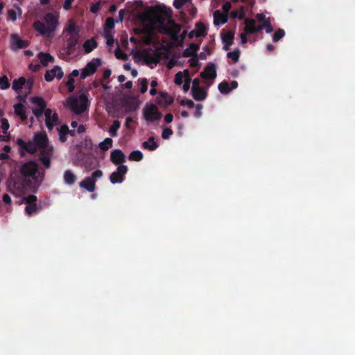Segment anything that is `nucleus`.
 Instances as JSON below:
<instances>
[{
  "instance_id": "ddd939ff",
  "label": "nucleus",
  "mask_w": 355,
  "mask_h": 355,
  "mask_svg": "<svg viewBox=\"0 0 355 355\" xmlns=\"http://www.w3.org/2000/svg\"><path fill=\"white\" fill-rule=\"evenodd\" d=\"M169 21L172 24L171 27H168L166 25V31L161 33L170 35L173 40L178 41L179 39L178 34L181 31V26L180 24H176L173 20H170Z\"/></svg>"
},
{
  "instance_id": "f03ea898",
  "label": "nucleus",
  "mask_w": 355,
  "mask_h": 355,
  "mask_svg": "<svg viewBox=\"0 0 355 355\" xmlns=\"http://www.w3.org/2000/svg\"><path fill=\"white\" fill-rule=\"evenodd\" d=\"M33 141L40 151L39 160L45 168H49L51 166V158L53 153V147L49 144L46 133L35 134Z\"/></svg>"
},
{
  "instance_id": "2eb2a0df",
  "label": "nucleus",
  "mask_w": 355,
  "mask_h": 355,
  "mask_svg": "<svg viewBox=\"0 0 355 355\" xmlns=\"http://www.w3.org/2000/svg\"><path fill=\"white\" fill-rule=\"evenodd\" d=\"M200 76L203 79H214L216 77V66L213 63H209L201 72Z\"/></svg>"
},
{
  "instance_id": "e433bc0d",
  "label": "nucleus",
  "mask_w": 355,
  "mask_h": 355,
  "mask_svg": "<svg viewBox=\"0 0 355 355\" xmlns=\"http://www.w3.org/2000/svg\"><path fill=\"white\" fill-rule=\"evenodd\" d=\"M195 30L199 37L205 36L207 34L206 27L202 23H197Z\"/></svg>"
},
{
  "instance_id": "49530a36",
  "label": "nucleus",
  "mask_w": 355,
  "mask_h": 355,
  "mask_svg": "<svg viewBox=\"0 0 355 355\" xmlns=\"http://www.w3.org/2000/svg\"><path fill=\"white\" fill-rule=\"evenodd\" d=\"M144 35L141 39L143 44L150 45L153 42V33H146Z\"/></svg>"
},
{
  "instance_id": "4c0bfd02",
  "label": "nucleus",
  "mask_w": 355,
  "mask_h": 355,
  "mask_svg": "<svg viewBox=\"0 0 355 355\" xmlns=\"http://www.w3.org/2000/svg\"><path fill=\"white\" fill-rule=\"evenodd\" d=\"M184 73H187V75H189V71L187 70H184ZM183 78H184V74H183V72L182 71H179L175 75V79H174V83L178 85H180L182 84L183 83Z\"/></svg>"
},
{
  "instance_id": "5fc2aeb1",
  "label": "nucleus",
  "mask_w": 355,
  "mask_h": 355,
  "mask_svg": "<svg viewBox=\"0 0 355 355\" xmlns=\"http://www.w3.org/2000/svg\"><path fill=\"white\" fill-rule=\"evenodd\" d=\"M17 3L13 4V7L15 10L17 11L19 15L21 17L22 15V10L21 8V6L23 3V0H17Z\"/></svg>"
},
{
  "instance_id": "bb28decb",
  "label": "nucleus",
  "mask_w": 355,
  "mask_h": 355,
  "mask_svg": "<svg viewBox=\"0 0 355 355\" xmlns=\"http://www.w3.org/2000/svg\"><path fill=\"white\" fill-rule=\"evenodd\" d=\"M58 135H59V140L62 143H64L67 139V135L68 132V126L67 125H62L60 128H57Z\"/></svg>"
},
{
  "instance_id": "58836bf2",
  "label": "nucleus",
  "mask_w": 355,
  "mask_h": 355,
  "mask_svg": "<svg viewBox=\"0 0 355 355\" xmlns=\"http://www.w3.org/2000/svg\"><path fill=\"white\" fill-rule=\"evenodd\" d=\"M136 34H146V33H153V27L146 26L142 28H137L135 29Z\"/></svg>"
},
{
  "instance_id": "603ef678",
  "label": "nucleus",
  "mask_w": 355,
  "mask_h": 355,
  "mask_svg": "<svg viewBox=\"0 0 355 355\" xmlns=\"http://www.w3.org/2000/svg\"><path fill=\"white\" fill-rule=\"evenodd\" d=\"M140 83H141L140 92L142 94H144V93L146 92V91L148 89V80L146 78H142V79H141Z\"/></svg>"
},
{
  "instance_id": "0e129e2a",
  "label": "nucleus",
  "mask_w": 355,
  "mask_h": 355,
  "mask_svg": "<svg viewBox=\"0 0 355 355\" xmlns=\"http://www.w3.org/2000/svg\"><path fill=\"white\" fill-rule=\"evenodd\" d=\"M256 18L259 21L262 22V24L265 23L267 20H270V18L266 19L265 15L263 13L257 14Z\"/></svg>"
},
{
  "instance_id": "f8f14e48",
  "label": "nucleus",
  "mask_w": 355,
  "mask_h": 355,
  "mask_svg": "<svg viewBox=\"0 0 355 355\" xmlns=\"http://www.w3.org/2000/svg\"><path fill=\"white\" fill-rule=\"evenodd\" d=\"M17 144L21 150L26 151L27 153L31 154L35 153L38 150L34 141H29L28 142H26L22 139L19 138L17 139Z\"/></svg>"
},
{
  "instance_id": "338daca9",
  "label": "nucleus",
  "mask_w": 355,
  "mask_h": 355,
  "mask_svg": "<svg viewBox=\"0 0 355 355\" xmlns=\"http://www.w3.org/2000/svg\"><path fill=\"white\" fill-rule=\"evenodd\" d=\"M2 200H3V202L6 205H10L12 202L11 198L7 193H5L3 195Z\"/></svg>"
},
{
  "instance_id": "8fccbe9b",
  "label": "nucleus",
  "mask_w": 355,
  "mask_h": 355,
  "mask_svg": "<svg viewBox=\"0 0 355 355\" xmlns=\"http://www.w3.org/2000/svg\"><path fill=\"white\" fill-rule=\"evenodd\" d=\"M196 108V110L193 113V116L196 118H200L202 115V110L203 108V105L202 104H197L194 107Z\"/></svg>"
},
{
  "instance_id": "774afa93",
  "label": "nucleus",
  "mask_w": 355,
  "mask_h": 355,
  "mask_svg": "<svg viewBox=\"0 0 355 355\" xmlns=\"http://www.w3.org/2000/svg\"><path fill=\"white\" fill-rule=\"evenodd\" d=\"M45 122H46V128H48V130L50 131L52 130L53 129L54 125L55 123L52 122L51 119H49L47 120H45Z\"/></svg>"
},
{
  "instance_id": "0eeeda50",
  "label": "nucleus",
  "mask_w": 355,
  "mask_h": 355,
  "mask_svg": "<svg viewBox=\"0 0 355 355\" xmlns=\"http://www.w3.org/2000/svg\"><path fill=\"white\" fill-rule=\"evenodd\" d=\"M7 190L15 196H21L26 192V186L20 180L9 181L7 184Z\"/></svg>"
},
{
  "instance_id": "39448f33",
  "label": "nucleus",
  "mask_w": 355,
  "mask_h": 355,
  "mask_svg": "<svg viewBox=\"0 0 355 355\" xmlns=\"http://www.w3.org/2000/svg\"><path fill=\"white\" fill-rule=\"evenodd\" d=\"M37 171L38 165L33 161L24 163L20 168V173L25 178H31L33 180L36 179Z\"/></svg>"
},
{
  "instance_id": "13d9d810",
  "label": "nucleus",
  "mask_w": 355,
  "mask_h": 355,
  "mask_svg": "<svg viewBox=\"0 0 355 355\" xmlns=\"http://www.w3.org/2000/svg\"><path fill=\"white\" fill-rule=\"evenodd\" d=\"M17 12L15 9H10L8 11V17L9 19L12 21H16L17 19Z\"/></svg>"
},
{
  "instance_id": "5701e85b",
  "label": "nucleus",
  "mask_w": 355,
  "mask_h": 355,
  "mask_svg": "<svg viewBox=\"0 0 355 355\" xmlns=\"http://www.w3.org/2000/svg\"><path fill=\"white\" fill-rule=\"evenodd\" d=\"M96 46L97 42L94 37L87 40L83 45L85 53H91Z\"/></svg>"
},
{
  "instance_id": "6e6d98bb",
  "label": "nucleus",
  "mask_w": 355,
  "mask_h": 355,
  "mask_svg": "<svg viewBox=\"0 0 355 355\" xmlns=\"http://www.w3.org/2000/svg\"><path fill=\"white\" fill-rule=\"evenodd\" d=\"M189 62H190V66L191 67H198L200 66V63H199L197 55L192 56L189 60Z\"/></svg>"
},
{
  "instance_id": "a18cd8bd",
  "label": "nucleus",
  "mask_w": 355,
  "mask_h": 355,
  "mask_svg": "<svg viewBox=\"0 0 355 355\" xmlns=\"http://www.w3.org/2000/svg\"><path fill=\"white\" fill-rule=\"evenodd\" d=\"M191 0H174L173 5L175 7V8L180 10L187 3H191Z\"/></svg>"
},
{
  "instance_id": "864d4df0",
  "label": "nucleus",
  "mask_w": 355,
  "mask_h": 355,
  "mask_svg": "<svg viewBox=\"0 0 355 355\" xmlns=\"http://www.w3.org/2000/svg\"><path fill=\"white\" fill-rule=\"evenodd\" d=\"M103 176V172L101 170H96L95 171H94L91 175V177H89L92 180H94V182L96 183V180L99 178H101Z\"/></svg>"
},
{
  "instance_id": "680f3d73",
  "label": "nucleus",
  "mask_w": 355,
  "mask_h": 355,
  "mask_svg": "<svg viewBox=\"0 0 355 355\" xmlns=\"http://www.w3.org/2000/svg\"><path fill=\"white\" fill-rule=\"evenodd\" d=\"M44 110L45 109L35 107L33 109V112L37 118H40L42 116Z\"/></svg>"
},
{
  "instance_id": "052dcab7",
  "label": "nucleus",
  "mask_w": 355,
  "mask_h": 355,
  "mask_svg": "<svg viewBox=\"0 0 355 355\" xmlns=\"http://www.w3.org/2000/svg\"><path fill=\"white\" fill-rule=\"evenodd\" d=\"M231 8H232L231 3L229 1L225 2L223 5V10L224 12L223 15H227V16L228 17V13H229L230 10H231Z\"/></svg>"
},
{
  "instance_id": "20e7f679",
  "label": "nucleus",
  "mask_w": 355,
  "mask_h": 355,
  "mask_svg": "<svg viewBox=\"0 0 355 355\" xmlns=\"http://www.w3.org/2000/svg\"><path fill=\"white\" fill-rule=\"evenodd\" d=\"M143 112L144 119L148 122H153L162 117V114L159 112L157 107L153 104H146L144 107Z\"/></svg>"
},
{
  "instance_id": "bf43d9fd",
  "label": "nucleus",
  "mask_w": 355,
  "mask_h": 355,
  "mask_svg": "<svg viewBox=\"0 0 355 355\" xmlns=\"http://www.w3.org/2000/svg\"><path fill=\"white\" fill-rule=\"evenodd\" d=\"M1 128L3 129V132L6 133L7 130L9 128L8 121L5 118H2L1 119Z\"/></svg>"
},
{
  "instance_id": "1a4fd4ad",
  "label": "nucleus",
  "mask_w": 355,
  "mask_h": 355,
  "mask_svg": "<svg viewBox=\"0 0 355 355\" xmlns=\"http://www.w3.org/2000/svg\"><path fill=\"white\" fill-rule=\"evenodd\" d=\"M128 166L125 165H119L116 171L111 173L110 175V180L112 184L121 183L124 180V176L128 172Z\"/></svg>"
},
{
  "instance_id": "7c9ffc66",
  "label": "nucleus",
  "mask_w": 355,
  "mask_h": 355,
  "mask_svg": "<svg viewBox=\"0 0 355 355\" xmlns=\"http://www.w3.org/2000/svg\"><path fill=\"white\" fill-rule=\"evenodd\" d=\"M31 103L37 105L38 108L45 109L46 103L43 98L39 96H33L31 98Z\"/></svg>"
},
{
  "instance_id": "09e8293b",
  "label": "nucleus",
  "mask_w": 355,
  "mask_h": 355,
  "mask_svg": "<svg viewBox=\"0 0 355 355\" xmlns=\"http://www.w3.org/2000/svg\"><path fill=\"white\" fill-rule=\"evenodd\" d=\"M180 105L182 106H187L189 108H193L195 107V103L191 99L184 98L180 101Z\"/></svg>"
},
{
  "instance_id": "3c124183",
  "label": "nucleus",
  "mask_w": 355,
  "mask_h": 355,
  "mask_svg": "<svg viewBox=\"0 0 355 355\" xmlns=\"http://www.w3.org/2000/svg\"><path fill=\"white\" fill-rule=\"evenodd\" d=\"M74 83H75L74 78H73L72 77H70L69 76L68 80L66 83V85L68 88V92L70 93L73 92L74 90V85H73Z\"/></svg>"
},
{
  "instance_id": "423d86ee",
  "label": "nucleus",
  "mask_w": 355,
  "mask_h": 355,
  "mask_svg": "<svg viewBox=\"0 0 355 355\" xmlns=\"http://www.w3.org/2000/svg\"><path fill=\"white\" fill-rule=\"evenodd\" d=\"M101 64L102 60L101 58H94L87 64L85 68L83 69L80 74V79L84 80L87 76L93 75L96 71L98 67Z\"/></svg>"
},
{
  "instance_id": "de8ad7c7",
  "label": "nucleus",
  "mask_w": 355,
  "mask_h": 355,
  "mask_svg": "<svg viewBox=\"0 0 355 355\" xmlns=\"http://www.w3.org/2000/svg\"><path fill=\"white\" fill-rule=\"evenodd\" d=\"M173 132L171 128H165L162 130V137L164 139H168L173 135Z\"/></svg>"
},
{
  "instance_id": "b1692460",
  "label": "nucleus",
  "mask_w": 355,
  "mask_h": 355,
  "mask_svg": "<svg viewBox=\"0 0 355 355\" xmlns=\"http://www.w3.org/2000/svg\"><path fill=\"white\" fill-rule=\"evenodd\" d=\"M37 57L44 67H46L49 62H54V58L49 53L40 52L38 53Z\"/></svg>"
},
{
  "instance_id": "cd10ccee",
  "label": "nucleus",
  "mask_w": 355,
  "mask_h": 355,
  "mask_svg": "<svg viewBox=\"0 0 355 355\" xmlns=\"http://www.w3.org/2000/svg\"><path fill=\"white\" fill-rule=\"evenodd\" d=\"M26 79L24 77H20L18 79H15L12 84V89L18 92L22 89L23 86L25 85Z\"/></svg>"
},
{
  "instance_id": "6e6552de",
  "label": "nucleus",
  "mask_w": 355,
  "mask_h": 355,
  "mask_svg": "<svg viewBox=\"0 0 355 355\" xmlns=\"http://www.w3.org/2000/svg\"><path fill=\"white\" fill-rule=\"evenodd\" d=\"M87 97L84 95H82L80 96L81 103L79 104L76 98H71L69 101V105L76 113L81 114L84 112L87 109Z\"/></svg>"
},
{
  "instance_id": "f257e3e1",
  "label": "nucleus",
  "mask_w": 355,
  "mask_h": 355,
  "mask_svg": "<svg viewBox=\"0 0 355 355\" xmlns=\"http://www.w3.org/2000/svg\"><path fill=\"white\" fill-rule=\"evenodd\" d=\"M171 11L165 6L158 5L151 7L149 10L141 15V18L148 21L153 29L156 28L159 32H166V18L171 17Z\"/></svg>"
},
{
  "instance_id": "4d7b16f0",
  "label": "nucleus",
  "mask_w": 355,
  "mask_h": 355,
  "mask_svg": "<svg viewBox=\"0 0 355 355\" xmlns=\"http://www.w3.org/2000/svg\"><path fill=\"white\" fill-rule=\"evenodd\" d=\"M263 29L266 30L267 33H271L273 31V27L271 25L270 20H267L263 23Z\"/></svg>"
},
{
  "instance_id": "7ed1b4c3",
  "label": "nucleus",
  "mask_w": 355,
  "mask_h": 355,
  "mask_svg": "<svg viewBox=\"0 0 355 355\" xmlns=\"http://www.w3.org/2000/svg\"><path fill=\"white\" fill-rule=\"evenodd\" d=\"M44 22L37 20L33 23V28L43 36L49 37L53 35L58 25V17L51 12L44 17Z\"/></svg>"
},
{
  "instance_id": "4468645a",
  "label": "nucleus",
  "mask_w": 355,
  "mask_h": 355,
  "mask_svg": "<svg viewBox=\"0 0 355 355\" xmlns=\"http://www.w3.org/2000/svg\"><path fill=\"white\" fill-rule=\"evenodd\" d=\"M110 160L116 165H123L122 164L125 162V157L121 150L115 149L111 152Z\"/></svg>"
},
{
  "instance_id": "c85d7f7f",
  "label": "nucleus",
  "mask_w": 355,
  "mask_h": 355,
  "mask_svg": "<svg viewBox=\"0 0 355 355\" xmlns=\"http://www.w3.org/2000/svg\"><path fill=\"white\" fill-rule=\"evenodd\" d=\"M64 180L66 184L72 185L76 182V176L70 170H67L64 173Z\"/></svg>"
},
{
  "instance_id": "c756f323",
  "label": "nucleus",
  "mask_w": 355,
  "mask_h": 355,
  "mask_svg": "<svg viewBox=\"0 0 355 355\" xmlns=\"http://www.w3.org/2000/svg\"><path fill=\"white\" fill-rule=\"evenodd\" d=\"M112 139L110 137H107L99 144L98 147L101 150L107 151L112 147Z\"/></svg>"
},
{
  "instance_id": "c9c22d12",
  "label": "nucleus",
  "mask_w": 355,
  "mask_h": 355,
  "mask_svg": "<svg viewBox=\"0 0 355 355\" xmlns=\"http://www.w3.org/2000/svg\"><path fill=\"white\" fill-rule=\"evenodd\" d=\"M37 198L35 195H29L27 197L22 198L19 201V204L26 203L27 205L36 204Z\"/></svg>"
},
{
  "instance_id": "e2e57ef3",
  "label": "nucleus",
  "mask_w": 355,
  "mask_h": 355,
  "mask_svg": "<svg viewBox=\"0 0 355 355\" xmlns=\"http://www.w3.org/2000/svg\"><path fill=\"white\" fill-rule=\"evenodd\" d=\"M190 83H191V78L189 76H187L186 80H184V83L183 85L182 89L184 92L189 91L190 88Z\"/></svg>"
},
{
  "instance_id": "aec40b11",
  "label": "nucleus",
  "mask_w": 355,
  "mask_h": 355,
  "mask_svg": "<svg viewBox=\"0 0 355 355\" xmlns=\"http://www.w3.org/2000/svg\"><path fill=\"white\" fill-rule=\"evenodd\" d=\"M228 21L227 15L222 14L219 10H216L214 13V24L216 26L225 24Z\"/></svg>"
},
{
  "instance_id": "ea45409f",
  "label": "nucleus",
  "mask_w": 355,
  "mask_h": 355,
  "mask_svg": "<svg viewBox=\"0 0 355 355\" xmlns=\"http://www.w3.org/2000/svg\"><path fill=\"white\" fill-rule=\"evenodd\" d=\"M38 209L37 204L27 205L25 207V212L27 215L31 216L35 213Z\"/></svg>"
},
{
  "instance_id": "72a5a7b5",
  "label": "nucleus",
  "mask_w": 355,
  "mask_h": 355,
  "mask_svg": "<svg viewBox=\"0 0 355 355\" xmlns=\"http://www.w3.org/2000/svg\"><path fill=\"white\" fill-rule=\"evenodd\" d=\"M128 159L130 161L139 162L143 159V154L140 150H133L130 153Z\"/></svg>"
},
{
  "instance_id": "37998d69",
  "label": "nucleus",
  "mask_w": 355,
  "mask_h": 355,
  "mask_svg": "<svg viewBox=\"0 0 355 355\" xmlns=\"http://www.w3.org/2000/svg\"><path fill=\"white\" fill-rule=\"evenodd\" d=\"M10 85L8 78L6 75L0 77V88L1 89H8Z\"/></svg>"
},
{
  "instance_id": "69168bd1",
  "label": "nucleus",
  "mask_w": 355,
  "mask_h": 355,
  "mask_svg": "<svg viewBox=\"0 0 355 355\" xmlns=\"http://www.w3.org/2000/svg\"><path fill=\"white\" fill-rule=\"evenodd\" d=\"M74 0H64L63 8L66 10H69L71 8V4Z\"/></svg>"
},
{
  "instance_id": "6ab92c4d",
  "label": "nucleus",
  "mask_w": 355,
  "mask_h": 355,
  "mask_svg": "<svg viewBox=\"0 0 355 355\" xmlns=\"http://www.w3.org/2000/svg\"><path fill=\"white\" fill-rule=\"evenodd\" d=\"M80 187L85 189L89 192H93L96 189V183L94 180H92L89 177L85 178L79 184Z\"/></svg>"
},
{
  "instance_id": "2f4dec72",
  "label": "nucleus",
  "mask_w": 355,
  "mask_h": 355,
  "mask_svg": "<svg viewBox=\"0 0 355 355\" xmlns=\"http://www.w3.org/2000/svg\"><path fill=\"white\" fill-rule=\"evenodd\" d=\"M121 127V123L118 120H114L112 125L109 128V133L111 137H116L118 133L117 131Z\"/></svg>"
},
{
  "instance_id": "f704fd0d",
  "label": "nucleus",
  "mask_w": 355,
  "mask_h": 355,
  "mask_svg": "<svg viewBox=\"0 0 355 355\" xmlns=\"http://www.w3.org/2000/svg\"><path fill=\"white\" fill-rule=\"evenodd\" d=\"M218 89L220 91V92L223 94H229L231 92V89L230 87V85L225 80L221 82L218 85Z\"/></svg>"
},
{
  "instance_id": "f3484780",
  "label": "nucleus",
  "mask_w": 355,
  "mask_h": 355,
  "mask_svg": "<svg viewBox=\"0 0 355 355\" xmlns=\"http://www.w3.org/2000/svg\"><path fill=\"white\" fill-rule=\"evenodd\" d=\"M12 46L13 49H21L27 47L29 44L27 40H21L17 35L12 34L11 36Z\"/></svg>"
},
{
  "instance_id": "a19ab883",
  "label": "nucleus",
  "mask_w": 355,
  "mask_h": 355,
  "mask_svg": "<svg viewBox=\"0 0 355 355\" xmlns=\"http://www.w3.org/2000/svg\"><path fill=\"white\" fill-rule=\"evenodd\" d=\"M285 35L284 30L282 28H279L272 35V41L274 42H277L279 40H281Z\"/></svg>"
},
{
  "instance_id": "a878e982",
  "label": "nucleus",
  "mask_w": 355,
  "mask_h": 355,
  "mask_svg": "<svg viewBox=\"0 0 355 355\" xmlns=\"http://www.w3.org/2000/svg\"><path fill=\"white\" fill-rule=\"evenodd\" d=\"M142 146L146 149L153 151L158 148L159 145L155 141L154 137H150L148 141L142 143Z\"/></svg>"
},
{
  "instance_id": "473e14b6",
  "label": "nucleus",
  "mask_w": 355,
  "mask_h": 355,
  "mask_svg": "<svg viewBox=\"0 0 355 355\" xmlns=\"http://www.w3.org/2000/svg\"><path fill=\"white\" fill-rule=\"evenodd\" d=\"M234 37V33L232 31H228L226 33L222 35V40L223 43H227V44H232Z\"/></svg>"
},
{
  "instance_id": "79ce46f5",
  "label": "nucleus",
  "mask_w": 355,
  "mask_h": 355,
  "mask_svg": "<svg viewBox=\"0 0 355 355\" xmlns=\"http://www.w3.org/2000/svg\"><path fill=\"white\" fill-rule=\"evenodd\" d=\"M114 20L112 17L107 18L105 24V31L106 35H107V32L109 30L114 28Z\"/></svg>"
},
{
  "instance_id": "a211bd4d",
  "label": "nucleus",
  "mask_w": 355,
  "mask_h": 355,
  "mask_svg": "<svg viewBox=\"0 0 355 355\" xmlns=\"http://www.w3.org/2000/svg\"><path fill=\"white\" fill-rule=\"evenodd\" d=\"M191 94L193 98L198 101L205 100L207 96V92L202 87L191 88Z\"/></svg>"
},
{
  "instance_id": "4be33fe9",
  "label": "nucleus",
  "mask_w": 355,
  "mask_h": 355,
  "mask_svg": "<svg viewBox=\"0 0 355 355\" xmlns=\"http://www.w3.org/2000/svg\"><path fill=\"white\" fill-rule=\"evenodd\" d=\"M15 114L20 118L22 121L27 120L28 116L26 114L24 106L22 103H17L14 105Z\"/></svg>"
},
{
  "instance_id": "9b49d317",
  "label": "nucleus",
  "mask_w": 355,
  "mask_h": 355,
  "mask_svg": "<svg viewBox=\"0 0 355 355\" xmlns=\"http://www.w3.org/2000/svg\"><path fill=\"white\" fill-rule=\"evenodd\" d=\"M64 76L62 68L60 66H55L52 69L46 71L44 74V79L46 82L52 81L54 78L60 80Z\"/></svg>"
},
{
  "instance_id": "c03bdc74",
  "label": "nucleus",
  "mask_w": 355,
  "mask_h": 355,
  "mask_svg": "<svg viewBox=\"0 0 355 355\" xmlns=\"http://www.w3.org/2000/svg\"><path fill=\"white\" fill-rule=\"evenodd\" d=\"M227 56L228 58H231L234 62H237L240 57V51L236 49L232 52H229L227 53Z\"/></svg>"
},
{
  "instance_id": "412c9836",
  "label": "nucleus",
  "mask_w": 355,
  "mask_h": 355,
  "mask_svg": "<svg viewBox=\"0 0 355 355\" xmlns=\"http://www.w3.org/2000/svg\"><path fill=\"white\" fill-rule=\"evenodd\" d=\"M199 49V46L195 43H191L186 49L184 50L182 53V56L184 58L192 57L197 55V51Z\"/></svg>"
},
{
  "instance_id": "393cba45",
  "label": "nucleus",
  "mask_w": 355,
  "mask_h": 355,
  "mask_svg": "<svg viewBox=\"0 0 355 355\" xmlns=\"http://www.w3.org/2000/svg\"><path fill=\"white\" fill-rule=\"evenodd\" d=\"M245 26L244 28V32L245 34H254L255 33L254 31V25L256 24V21L254 19L248 18L245 20Z\"/></svg>"
},
{
  "instance_id": "9d476101",
  "label": "nucleus",
  "mask_w": 355,
  "mask_h": 355,
  "mask_svg": "<svg viewBox=\"0 0 355 355\" xmlns=\"http://www.w3.org/2000/svg\"><path fill=\"white\" fill-rule=\"evenodd\" d=\"M79 36L76 33L75 35H71L67 40V46L64 49L65 53L69 56L74 53L77 44L78 43Z\"/></svg>"
},
{
  "instance_id": "dca6fc26",
  "label": "nucleus",
  "mask_w": 355,
  "mask_h": 355,
  "mask_svg": "<svg viewBox=\"0 0 355 355\" xmlns=\"http://www.w3.org/2000/svg\"><path fill=\"white\" fill-rule=\"evenodd\" d=\"M173 102V98L168 95V93L160 92L159 97H157V103L163 107H166Z\"/></svg>"
}]
</instances>
